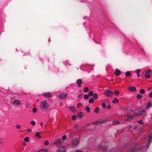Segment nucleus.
Returning a JSON list of instances; mask_svg holds the SVG:
<instances>
[{
    "label": "nucleus",
    "mask_w": 152,
    "mask_h": 152,
    "mask_svg": "<svg viewBox=\"0 0 152 152\" xmlns=\"http://www.w3.org/2000/svg\"><path fill=\"white\" fill-rule=\"evenodd\" d=\"M152 142V133L150 134L148 141V144L143 145L141 147L138 148V145L137 144H136L134 145V147L132 148L130 152H139V151L142 150L145 148V149L146 150L149 148L150 144Z\"/></svg>",
    "instance_id": "1"
},
{
    "label": "nucleus",
    "mask_w": 152,
    "mask_h": 152,
    "mask_svg": "<svg viewBox=\"0 0 152 152\" xmlns=\"http://www.w3.org/2000/svg\"><path fill=\"white\" fill-rule=\"evenodd\" d=\"M104 94L107 97H111L113 95V92L111 90H107L104 92Z\"/></svg>",
    "instance_id": "2"
},
{
    "label": "nucleus",
    "mask_w": 152,
    "mask_h": 152,
    "mask_svg": "<svg viewBox=\"0 0 152 152\" xmlns=\"http://www.w3.org/2000/svg\"><path fill=\"white\" fill-rule=\"evenodd\" d=\"M41 108L43 110H46L47 108V101L42 102L40 105Z\"/></svg>",
    "instance_id": "3"
},
{
    "label": "nucleus",
    "mask_w": 152,
    "mask_h": 152,
    "mask_svg": "<svg viewBox=\"0 0 152 152\" xmlns=\"http://www.w3.org/2000/svg\"><path fill=\"white\" fill-rule=\"evenodd\" d=\"M21 101L20 100L15 99L12 105L15 106H18L21 104Z\"/></svg>",
    "instance_id": "4"
},
{
    "label": "nucleus",
    "mask_w": 152,
    "mask_h": 152,
    "mask_svg": "<svg viewBox=\"0 0 152 152\" xmlns=\"http://www.w3.org/2000/svg\"><path fill=\"white\" fill-rule=\"evenodd\" d=\"M144 112V110L138 111V113L134 116V117L135 118H139L143 113Z\"/></svg>",
    "instance_id": "5"
},
{
    "label": "nucleus",
    "mask_w": 152,
    "mask_h": 152,
    "mask_svg": "<svg viewBox=\"0 0 152 152\" xmlns=\"http://www.w3.org/2000/svg\"><path fill=\"white\" fill-rule=\"evenodd\" d=\"M66 149L64 146H61L58 148L57 152H66Z\"/></svg>",
    "instance_id": "6"
},
{
    "label": "nucleus",
    "mask_w": 152,
    "mask_h": 152,
    "mask_svg": "<svg viewBox=\"0 0 152 152\" xmlns=\"http://www.w3.org/2000/svg\"><path fill=\"white\" fill-rule=\"evenodd\" d=\"M151 72L150 69H148L145 72V77L147 78H149L151 76L149 75V73Z\"/></svg>",
    "instance_id": "7"
},
{
    "label": "nucleus",
    "mask_w": 152,
    "mask_h": 152,
    "mask_svg": "<svg viewBox=\"0 0 152 152\" xmlns=\"http://www.w3.org/2000/svg\"><path fill=\"white\" fill-rule=\"evenodd\" d=\"M129 90L132 92H135L136 91V88L135 86H132L129 87L128 88Z\"/></svg>",
    "instance_id": "8"
},
{
    "label": "nucleus",
    "mask_w": 152,
    "mask_h": 152,
    "mask_svg": "<svg viewBox=\"0 0 152 152\" xmlns=\"http://www.w3.org/2000/svg\"><path fill=\"white\" fill-rule=\"evenodd\" d=\"M134 117V115H127V118H126L124 119V120L125 121L131 120L133 119V118Z\"/></svg>",
    "instance_id": "9"
},
{
    "label": "nucleus",
    "mask_w": 152,
    "mask_h": 152,
    "mask_svg": "<svg viewBox=\"0 0 152 152\" xmlns=\"http://www.w3.org/2000/svg\"><path fill=\"white\" fill-rule=\"evenodd\" d=\"M42 95L45 98H49L52 96V95L50 93H44Z\"/></svg>",
    "instance_id": "10"
},
{
    "label": "nucleus",
    "mask_w": 152,
    "mask_h": 152,
    "mask_svg": "<svg viewBox=\"0 0 152 152\" xmlns=\"http://www.w3.org/2000/svg\"><path fill=\"white\" fill-rule=\"evenodd\" d=\"M66 94L62 93L59 94V96L61 99H64L66 96Z\"/></svg>",
    "instance_id": "11"
},
{
    "label": "nucleus",
    "mask_w": 152,
    "mask_h": 152,
    "mask_svg": "<svg viewBox=\"0 0 152 152\" xmlns=\"http://www.w3.org/2000/svg\"><path fill=\"white\" fill-rule=\"evenodd\" d=\"M61 141L59 139L55 140L54 142V144L56 145H61Z\"/></svg>",
    "instance_id": "12"
},
{
    "label": "nucleus",
    "mask_w": 152,
    "mask_h": 152,
    "mask_svg": "<svg viewBox=\"0 0 152 152\" xmlns=\"http://www.w3.org/2000/svg\"><path fill=\"white\" fill-rule=\"evenodd\" d=\"M115 74L117 76H118L121 74V72L120 70L116 69L115 70Z\"/></svg>",
    "instance_id": "13"
},
{
    "label": "nucleus",
    "mask_w": 152,
    "mask_h": 152,
    "mask_svg": "<svg viewBox=\"0 0 152 152\" xmlns=\"http://www.w3.org/2000/svg\"><path fill=\"white\" fill-rule=\"evenodd\" d=\"M79 141L78 139H77L75 141H74L72 143V145L76 146L79 143Z\"/></svg>",
    "instance_id": "14"
},
{
    "label": "nucleus",
    "mask_w": 152,
    "mask_h": 152,
    "mask_svg": "<svg viewBox=\"0 0 152 152\" xmlns=\"http://www.w3.org/2000/svg\"><path fill=\"white\" fill-rule=\"evenodd\" d=\"M77 83L78 86L79 87H80L81 86V84L82 83V80L80 79H79L77 80Z\"/></svg>",
    "instance_id": "15"
},
{
    "label": "nucleus",
    "mask_w": 152,
    "mask_h": 152,
    "mask_svg": "<svg viewBox=\"0 0 152 152\" xmlns=\"http://www.w3.org/2000/svg\"><path fill=\"white\" fill-rule=\"evenodd\" d=\"M125 112L126 113H129L132 112V110H130L129 108L125 109H124Z\"/></svg>",
    "instance_id": "16"
},
{
    "label": "nucleus",
    "mask_w": 152,
    "mask_h": 152,
    "mask_svg": "<svg viewBox=\"0 0 152 152\" xmlns=\"http://www.w3.org/2000/svg\"><path fill=\"white\" fill-rule=\"evenodd\" d=\"M77 116L80 118L83 117V113L82 112H80L78 113Z\"/></svg>",
    "instance_id": "17"
},
{
    "label": "nucleus",
    "mask_w": 152,
    "mask_h": 152,
    "mask_svg": "<svg viewBox=\"0 0 152 152\" xmlns=\"http://www.w3.org/2000/svg\"><path fill=\"white\" fill-rule=\"evenodd\" d=\"M151 105V102H148L146 104V108L147 109H148L149 108V107H150Z\"/></svg>",
    "instance_id": "18"
},
{
    "label": "nucleus",
    "mask_w": 152,
    "mask_h": 152,
    "mask_svg": "<svg viewBox=\"0 0 152 152\" xmlns=\"http://www.w3.org/2000/svg\"><path fill=\"white\" fill-rule=\"evenodd\" d=\"M141 70L140 69H137L136 71V72L137 74V76L139 77L140 76V75L139 74V73L140 72Z\"/></svg>",
    "instance_id": "19"
},
{
    "label": "nucleus",
    "mask_w": 152,
    "mask_h": 152,
    "mask_svg": "<svg viewBox=\"0 0 152 152\" xmlns=\"http://www.w3.org/2000/svg\"><path fill=\"white\" fill-rule=\"evenodd\" d=\"M125 75L127 77H130V75H131V74L130 72L129 71H127L126 72L125 74Z\"/></svg>",
    "instance_id": "20"
},
{
    "label": "nucleus",
    "mask_w": 152,
    "mask_h": 152,
    "mask_svg": "<svg viewBox=\"0 0 152 152\" xmlns=\"http://www.w3.org/2000/svg\"><path fill=\"white\" fill-rule=\"evenodd\" d=\"M93 96L94 99H97L98 98V94L96 93L94 94Z\"/></svg>",
    "instance_id": "21"
},
{
    "label": "nucleus",
    "mask_w": 152,
    "mask_h": 152,
    "mask_svg": "<svg viewBox=\"0 0 152 152\" xmlns=\"http://www.w3.org/2000/svg\"><path fill=\"white\" fill-rule=\"evenodd\" d=\"M118 99L117 98H115L112 101V102L114 104L118 103Z\"/></svg>",
    "instance_id": "22"
},
{
    "label": "nucleus",
    "mask_w": 152,
    "mask_h": 152,
    "mask_svg": "<svg viewBox=\"0 0 152 152\" xmlns=\"http://www.w3.org/2000/svg\"><path fill=\"white\" fill-rule=\"evenodd\" d=\"M35 135L39 137L40 139L41 138V137L40 136V133L39 132H37L35 134Z\"/></svg>",
    "instance_id": "23"
},
{
    "label": "nucleus",
    "mask_w": 152,
    "mask_h": 152,
    "mask_svg": "<svg viewBox=\"0 0 152 152\" xmlns=\"http://www.w3.org/2000/svg\"><path fill=\"white\" fill-rule=\"evenodd\" d=\"M69 109V110L72 111H74L75 110V108L74 107L71 106L68 107Z\"/></svg>",
    "instance_id": "24"
},
{
    "label": "nucleus",
    "mask_w": 152,
    "mask_h": 152,
    "mask_svg": "<svg viewBox=\"0 0 152 152\" xmlns=\"http://www.w3.org/2000/svg\"><path fill=\"white\" fill-rule=\"evenodd\" d=\"M140 92L141 94H143L145 93V91L144 89H142L140 90Z\"/></svg>",
    "instance_id": "25"
},
{
    "label": "nucleus",
    "mask_w": 152,
    "mask_h": 152,
    "mask_svg": "<svg viewBox=\"0 0 152 152\" xmlns=\"http://www.w3.org/2000/svg\"><path fill=\"white\" fill-rule=\"evenodd\" d=\"M137 99H139L142 98V96L140 94H138L137 95Z\"/></svg>",
    "instance_id": "26"
},
{
    "label": "nucleus",
    "mask_w": 152,
    "mask_h": 152,
    "mask_svg": "<svg viewBox=\"0 0 152 152\" xmlns=\"http://www.w3.org/2000/svg\"><path fill=\"white\" fill-rule=\"evenodd\" d=\"M119 123V122L118 121H113V124L114 125H116L118 124Z\"/></svg>",
    "instance_id": "27"
},
{
    "label": "nucleus",
    "mask_w": 152,
    "mask_h": 152,
    "mask_svg": "<svg viewBox=\"0 0 152 152\" xmlns=\"http://www.w3.org/2000/svg\"><path fill=\"white\" fill-rule=\"evenodd\" d=\"M88 91V89L87 87H85L83 89V91L85 93H87Z\"/></svg>",
    "instance_id": "28"
},
{
    "label": "nucleus",
    "mask_w": 152,
    "mask_h": 152,
    "mask_svg": "<svg viewBox=\"0 0 152 152\" xmlns=\"http://www.w3.org/2000/svg\"><path fill=\"white\" fill-rule=\"evenodd\" d=\"M94 94L93 92L92 91L89 92L88 93L89 96H93Z\"/></svg>",
    "instance_id": "29"
},
{
    "label": "nucleus",
    "mask_w": 152,
    "mask_h": 152,
    "mask_svg": "<svg viewBox=\"0 0 152 152\" xmlns=\"http://www.w3.org/2000/svg\"><path fill=\"white\" fill-rule=\"evenodd\" d=\"M99 109L98 107L96 108L95 110H94V112L95 113H98L99 111Z\"/></svg>",
    "instance_id": "30"
},
{
    "label": "nucleus",
    "mask_w": 152,
    "mask_h": 152,
    "mask_svg": "<svg viewBox=\"0 0 152 152\" xmlns=\"http://www.w3.org/2000/svg\"><path fill=\"white\" fill-rule=\"evenodd\" d=\"M16 128L18 129H21V126L20 125L18 124L16 126Z\"/></svg>",
    "instance_id": "31"
},
{
    "label": "nucleus",
    "mask_w": 152,
    "mask_h": 152,
    "mask_svg": "<svg viewBox=\"0 0 152 152\" xmlns=\"http://www.w3.org/2000/svg\"><path fill=\"white\" fill-rule=\"evenodd\" d=\"M84 98L85 99H87L89 98V95L87 94H85L84 95Z\"/></svg>",
    "instance_id": "32"
},
{
    "label": "nucleus",
    "mask_w": 152,
    "mask_h": 152,
    "mask_svg": "<svg viewBox=\"0 0 152 152\" xmlns=\"http://www.w3.org/2000/svg\"><path fill=\"white\" fill-rule=\"evenodd\" d=\"M102 106L103 109H105L106 107V104L104 102L102 104Z\"/></svg>",
    "instance_id": "33"
},
{
    "label": "nucleus",
    "mask_w": 152,
    "mask_h": 152,
    "mask_svg": "<svg viewBox=\"0 0 152 152\" xmlns=\"http://www.w3.org/2000/svg\"><path fill=\"white\" fill-rule=\"evenodd\" d=\"M24 140L25 142H28L29 141V139L28 137H26L25 138Z\"/></svg>",
    "instance_id": "34"
},
{
    "label": "nucleus",
    "mask_w": 152,
    "mask_h": 152,
    "mask_svg": "<svg viewBox=\"0 0 152 152\" xmlns=\"http://www.w3.org/2000/svg\"><path fill=\"white\" fill-rule=\"evenodd\" d=\"M89 102L90 103H93L94 102V100L92 98L90 99L89 101Z\"/></svg>",
    "instance_id": "35"
},
{
    "label": "nucleus",
    "mask_w": 152,
    "mask_h": 152,
    "mask_svg": "<svg viewBox=\"0 0 152 152\" xmlns=\"http://www.w3.org/2000/svg\"><path fill=\"white\" fill-rule=\"evenodd\" d=\"M119 93V92L117 90H115L114 91V94L116 96L118 95Z\"/></svg>",
    "instance_id": "36"
},
{
    "label": "nucleus",
    "mask_w": 152,
    "mask_h": 152,
    "mask_svg": "<svg viewBox=\"0 0 152 152\" xmlns=\"http://www.w3.org/2000/svg\"><path fill=\"white\" fill-rule=\"evenodd\" d=\"M86 110L87 112H89L90 111V108L88 106H87L86 107Z\"/></svg>",
    "instance_id": "37"
},
{
    "label": "nucleus",
    "mask_w": 152,
    "mask_h": 152,
    "mask_svg": "<svg viewBox=\"0 0 152 152\" xmlns=\"http://www.w3.org/2000/svg\"><path fill=\"white\" fill-rule=\"evenodd\" d=\"M31 124L33 125H36V122L34 121H31Z\"/></svg>",
    "instance_id": "38"
},
{
    "label": "nucleus",
    "mask_w": 152,
    "mask_h": 152,
    "mask_svg": "<svg viewBox=\"0 0 152 152\" xmlns=\"http://www.w3.org/2000/svg\"><path fill=\"white\" fill-rule=\"evenodd\" d=\"M44 143L45 145H48L49 144V142L48 140H46L44 141Z\"/></svg>",
    "instance_id": "39"
},
{
    "label": "nucleus",
    "mask_w": 152,
    "mask_h": 152,
    "mask_svg": "<svg viewBox=\"0 0 152 152\" xmlns=\"http://www.w3.org/2000/svg\"><path fill=\"white\" fill-rule=\"evenodd\" d=\"M72 118L73 120H75L76 119V117L75 115H73L72 116Z\"/></svg>",
    "instance_id": "40"
},
{
    "label": "nucleus",
    "mask_w": 152,
    "mask_h": 152,
    "mask_svg": "<svg viewBox=\"0 0 152 152\" xmlns=\"http://www.w3.org/2000/svg\"><path fill=\"white\" fill-rule=\"evenodd\" d=\"M143 122L142 120H140L138 121V123L141 125L143 124Z\"/></svg>",
    "instance_id": "41"
},
{
    "label": "nucleus",
    "mask_w": 152,
    "mask_h": 152,
    "mask_svg": "<svg viewBox=\"0 0 152 152\" xmlns=\"http://www.w3.org/2000/svg\"><path fill=\"white\" fill-rule=\"evenodd\" d=\"M107 109L109 110L111 108V105L109 104L107 105Z\"/></svg>",
    "instance_id": "42"
},
{
    "label": "nucleus",
    "mask_w": 152,
    "mask_h": 152,
    "mask_svg": "<svg viewBox=\"0 0 152 152\" xmlns=\"http://www.w3.org/2000/svg\"><path fill=\"white\" fill-rule=\"evenodd\" d=\"M37 111V109L36 108H34L33 109V112L34 113H35Z\"/></svg>",
    "instance_id": "43"
},
{
    "label": "nucleus",
    "mask_w": 152,
    "mask_h": 152,
    "mask_svg": "<svg viewBox=\"0 0 152 152\" xmlns=\"http://www.w3.org/2000/svg\"><path fill=\"white\" fill-rule=\"evenodd\" d=\"M66 138V135H64L62 137V139L63 140H65Z\"/></svg>",
    "instance_id": "44"
},
{
    "label": "nucleus",
    "mask_w": 152,
    "mask_h": 152,
    "mask_svg": "<svg viewBox=\"0 0 152 152\" xmlns=\"http://www.w3.org/2000/svg\"><path fill=\"white\" fill-rule=\"evenodd\" d=\"M149 96L150 97L152 98V92L149 94Z\"/></svg>",
    "instance_id": "45"
},
{
    "label": "nucleus",
    "mask_w": 152,
    "mask_h": 152,
    "mask_svg": "<svg viewBox=\"0 0 152 152\" xmlns=\"http://www.w3.org/2000/svg\"><path fill=\"white\" fill-rule=\"evenodd\" d=\"M107 120H105L104 121H101L99 122H100L101 123H104L107 122Z\"/></svg>",
    "instance_id": "46"
},
{
    "label": "nucleus",
    "mask_w": 152,
    "mask_h": 152,
    "mask_svg": "<svg viewBox=\"0 0 152 152\" xmlns=\"http://www.w3.org/2000/svg\"><path fill=\"white\" fill-rule=\"evenodd\" d=\"M28 131L29 133H30L31 132V130L30 129H28Z\"/></svg>",
    "instance_id": "47"
},
{
    "label": "nucleus",
    "mask_w": 152,
    "mask_h": 152,
    "mask_svg": "<svg viewBox=\"0 0 152 152\" xmlns=\"http://www.w3.org/2000/svg\"><path fill=\"white\" fill-rule=\"evenodd\" d=\"M99 122L96 121V122L92 123V124H97Z\"/></svg>",
    "instance_id": "48"
},
{
    "label": "nucleus",
    "mask_w": 152,
    "mask_h": 152,
    "mask_svg": "<svg viewBox=\"0 0 152 152\" xmlns=\"http://www.w3.org/2000/svg\"><path fill=\"white\" fill-rule=\"evenodd\" d=\"M78 97L79 98H81L82 97V94L79 95L78 96Z\"/></svg>",
    "instance_id": "49"
},
{
    "label": "nucleus",
    "mask_w": 152,
    "mask_h": 152,
    "mask_svg": "<svg viewBox=\"0 0 152 152\" xmlns=\"http://www.w3.org/2000/svg\"><path fill=\"white\" fill-rule=\"evenodd\" d=\"M42 151H45V152H47V151H48V150L46 149H43L42 150Z\"/></svg>",
    "instance_id": "50"
},
{
    "label": "nucleus",
    "mask_w": 152,
    "mask_h": 152,
    "mask_svg": "<svg viewBox=\"0 0 152 152\" xmlns=\"http://www.w3.org/2000/svg\"><path fill=\"white\" fill-rule=\"evenodd\" d=\"M75 152H83L82 151L80 150H77Z\"/></svg>",
    "instance_id": "51"
},
{
    "label": "nucleus",
    "mask_w": 152,
    "mask_h": 152,
    "mask_svg": "<svg viewBox=\"0 0 152 152\" xmlns=\"http://www.w3.org/2000/svg\"><path fill=\"white\" fill-rule=\"evenodd\" d=\"M3 143V142L0 140V144H2Z\"/></svg>",
    "instance_id": "52"
},
{
    "label": "nucleus",
    "mask_w": 152,
    "mask_h": 152,
    "mask_svg": "<svg viewBox=\"0 0 152 152\" xmlns=\"http://www.w3.org/2000/svg\"><path fill=\"white\" fill-rule=\"evenodd\" d=\"M43 124L42 122H41L40 123V125L41 126H43Z\"/></svg>",
    "instance_id": "53"
},
{
    "label": "nucleus",
    "mask_w": 152,
    "mask_h": 152,
    "mask_svg": "<svg viewBox=\"0 0 152 152\" xmlns=\"http://www.w3.org/2000/svg\"><path fill=\"white\" fill-rule=\"evenodd\" d=\"M66 62L68 63V64H67V65L69 66V65H70V63H68V62L67 61H66Z\"/></svg>",
    "instance_id": "54"
},
{
    "label": "nucleus",
    "mask_w": 152,
    "mask_h": 152,
    "mask_svg": "<svg viewBox=\"0 0 152 152\" xmlns=\"http://www.w3.org/2000/svg\"><path fill=\"white\" fill-rule=\"evenodd\" d=\"M148 91H150L151 90V89L150 88H148Z\"/></svg>",
    "instance_id": "55"
},
{
    "label": "nucleus",
    "mask_w": 152,
    "mask_h": 152,
    "mask_svg": "<svg viewBox=\"0 0 152 152\" xmlns=\"http://www.w3.org/2000/svg\"><path fill=\"white\" fill-rule=\"evenodd\" d=\"M50 41H50V39H49V40H48V41H49V42H50Z\"/></svg>",
    "instance_id": "56"
},
{
    "label": "nucleus",
    "mask_w": 152,
    "mask_h": 152,
    "mask_svg": "<svg viewBox=\"0 0 152 152\" xmlns=\"http://www.w3.org/2000/svg\"><path fill=\"white\" fill-rule=\"evenodd\" d=\"M146 142H145V143H143V145L145 144L146 143Z\"/></svg>",
    "instance_id": "57"
},
{
    "label": "nucleus",
    "mask_w": 152,
    "mask_h": 152,
    "mask_svg": "<svg viewBox=\"0 0 152 152\" xmlns=\"http://www.w3.org/2000/svg\"><path fill=\"white\" fill-rule=\"evenodd\" d=\"M103 152H104V151H103Z\"/></svg>",
    "instance_id": "58"
}]
</instances>
